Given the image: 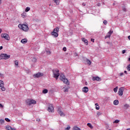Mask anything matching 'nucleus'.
Segmentation results:
<instances>
[{
	"label": "nucleus",
	"mask_w": 130,
	"mask_h": 130,
	"mask_svg": "<svg viewBox=\"0 0 130 130\" xmlns=\"http://www.w3.org/2000/svg\"><path fill=\"white\" fill-rule=\"evenodd\" d=\"M52 73L54 78H55L56 80H57L59 77V70H58V69H54L52 70Z\"/></svg>",
	"instance_id": "nucleus-1"
},
{
	"label": "nucleus",
	"mask_w": 130,
	"mask_h": 130,
	"mask_svg": "<svg viewBox=\"0 0 130 130\" xmlns=\"http://www.w3.org/2000/svg\"><path fill=\"white\" fill-rule=\"evenodd\" d=\"M18 27L20 28V29H22L23 31H24L25 32H27L29 30V27H28V25L27 24H19Z\"/></svg>",
	"instance_id": "nucleus-2"
},
{
	"label": "nucleus",
	"mask_w": 130,
	"mask_h": 130,
	"mask_svg": "<svg viewBox=\"0 0 130 130\" xmlns=\"http://www.w3.org/2000/svg\"><path fill=\"white\" fill-rule=\"evenodd\" d=\"M60 80H61V81H62V82H63L64 84L69 85V80H68V79L66 78V77L64 76V75H63V74L60 75Z\"/></svg>",
	"instance_id": "nucleus-3"
},
{
	"label": "nucleus",
	"mask_w": 130,
	"mask_h": 130,
	"mask_svg": "<svg viewBox=\"0 0 130 130\" xmlns=\"http://www.w3.org/2000/svg\"><path fill=\"white\" fill-rule=\"evenodd\" d=\"M11 57V55L7 54H1L0 55V59H9Z\"/></svg>",
	"instance_id": "nucleus-4"
},
{
	"label": "nucleus",
	"mask_w": 130,
	"mask_h": 130,
	"mask_svg": "<svg viewBox=\"0 0 130 130\" xmlns=\"http://www.w3.org/2000/svg\"><path fill=\"white\" fill-rule=\"evenodd\" d=\"M26 102L27 105H32V104H36V101L34 100H27Z\"/></svg>",
	"instance_id": "nucleus-5"
},
{
	"label": "nucleus",
	"mask_w": 130,
	"mask_h": 130,
	"mask_svg": "<svg viewBox=\"0 0 130 130\" xmlns=\"http://www.w3.org/2000/svg\"><path fill=\"white\" fill-rule=\"evenodd\" d=\"M4 86H5L4 81L0 80V89H1L2 91H6V88Z\"/></svg>",
	"instance_id": "nucleus-6"
},
{
	"label": "nucleus",
	"mask_w": 130,
	"mask_h": 130,
	"mask_svg": "<svg viewBox=\"0 0 130 130\" xmlns=\"http://www.w3.org/2000/svg\"><path fill=\"white\" fill-rule=\"evenodd\" d=\"M1 37L2 38H4L6 40H10V36L7 34H2Z\"/></svg>",
	"instance_id": "nucleus-7"
},
{
	"label": "nucleus",
	"mask_w": 130,
	"mask_h": 130,
	"mask_svg": "<svg viewBox=\"0 0 130 130\" xmlns=\"http://www.w3.org/2000/svg\"><path fill=\"white\" fill-rule=\"evenodd\" d=\"M47 110L49 112H53V111L54 110V108H53V106H52V104L48 105Z\"/></svg>",
	"instance_id": "nucleus-8"
},
{
	"label": "nucleus",
	"mask_w": 130,
	"mask_h": 130,
	"mask_svg": "<svg viewBox=\"0 0 130 130\" xmlns=\"http://www.w3.org/2000/svg\"><path fill=\"white\" fill-rule=\"evenodd\" d=\"M57 112L60 114V116H66L64 113L61 111V108L60 107H58Z\"/></svg>",
	"instance_id": "nucleus-9"
},
{
	"label": "nucleus",
	"mask_w": 130,
	"mask_h": 130,
	"mask_svg": "<svg viewBox=\"0 0 130 130\" xmlns=\"http://www.w3.org/2000/svg\"><path fill=\"white\" fill-rule=\"evenodd\" d=\"M123 91H124V88L123 87H120L119 89L118 94L119 96H122V95H123Z\"/></svg>",
	"instance_id": "nucleus-10"
},
{
	"label": "nucleus",
	"mask_w": 130,
	"mask_h": 130,
	"mask_svg": "<svg viewBox=\"0 0 130 130\" xmlns=\"http://www.w3.org/2000/svg\"><path fill=\"white\" fill-rule=\"evenodd\" d=\"M43 76V73L39 72V73L34 75V78H40V77H42Z\"/></svg>",
	"instance_id": "nucleus-11"
},
{
	"label": "nucleus",
	"mask_w": 130,
	"mask_h": 130,
	"mask_svg": "<svg viewBox=\"0 0 130 130\" xmlns=\"http://www.w3.org/2000/svg\"><path fill=\"white\" fill-rule=\"evenodd\" d=\"M112 33H113V31L110 30L106 36L105 39H106V38H110V37L111 36V34H112Z\"/></svg>",
	"instance_id": "nucleus-12"
},
{
	"label": "nucleus",
	"mask_w": 130,
	"mask_h": 130,
	"mask_svg": "<svg viewBox=\"0 0 130 130\" xmlns=\"http://www.w3.org/2000/svg\"><path fill=\"white\" fill-rule=\"evenodd\" d=\"M92 81H98V82H100V81H101V79L98 76L92 77Z\"/></svg>",
	"instance_id": "nucleus-13"
},
{
	"label": "nucleus",
	"mask_w": 130,
	"mask_h": 130,
	"mask_svg": "<svg viewBox=\"0 0 130 130\" xmlns=\"http://www.w3.org/2000/svg\"><path fill=\"white\" fill-rule=\"evenodd\" d=\"M6 129H7V130H17V129H16V128H12V126H11L10 125L6 126Z\"/></svg>",
	"instance_id": "nucleus-14"
},
{
	"label": "nucleus",
	"mask_w": 130,
	"mask_h": 130,
	"mask_svg": "<svg viewBox=\"0 0 130 130\" xmlns=\"http://www.w3.org/2000/svg\"><path fill=\"white\" fill-rule=\"evenodd\" d=\"M88 91L89 88L87 87H84L82 88V92H84V93H87Z\"/></svg>",
	"instance_id": "nucleus-15"
},
{
	"label": "nucleus",
	"mask_w": 130,
	"mask_h": 130,
	"mask_svg": "<svg viewBox=\"0 0 130 130\" xmlns=\"http://www.w3.org/2000/svg\"><path fill=\"white\" fill-rule=\"evenodd\" d=\"M51 34L52 36H54V37H58V34L55 31H52L51 32Z\"/></svg>",
	"instance_id": "nucleus-16"
},
{
	"label": "nucleus",
	"mask_w": 130,
	"mask_h": 130,
	"mask_svg": "<svg viewBox=\"0 0 130 130\" xmlns=\"http://www.w3.org/2000/svg\"><path fill=\"white\" fill-rule=\"evenodd\" d=\"M82 40L83 42H84L85 45H88V40L85 38H82Z\"/></svg>",
	"instance_id": "nucleus-17"
},
{
	"label": "nucleus",
	"mask_w": 130,
	"mask_h": 130,
	"mask_svg": "<svg viewBox=\"0 0 130 130\" xmlns=\"http://www.w3.org/2000/svg\"><path fill=\"white\" fill-rule=\"evenodd\" d=\"M119 103V102H118V100H116L114 101V102H113L114 105H118Z\"/></svg>",
	"instance_id": "nucleus-18"
},
{
	"label": "nucleus",
	"mask_w": 130,
	"mask_h": 130,
	"mask_svg": "<svg viewBox=\"0 0 130 130\" xmlns=\"http://www.w3.org/2000/svg\"><path fill=\"white\" fill-rule=\"evenodd\" d=\"M86 62L88 66H91V64L92 63V62L88 59H86Z\"/></svg>",
	"instance_id": "nucleus-19"
},
{
	"label": "nucleus",
	"mask_w": 130,
	"mask_h": 130,
	"mask_svg": "<svg viewBox=\"0 0 130 130\" xmlns=\"http://www.w3.org/2000/svg\"><path fill=\"white\" fill-rule=\"evenodd\" d=\"M58 31H59V27H57L53 30L54 32H56L57 33L58 32Z\"/></svg>",
	"instance_id": "nucleus-20"
},
{
	"label": "nucleus",
	"mask_w": 130,
	"mask_h": 130,
	"mask_svg": "<svg viewBox=\"0 0 130 130\" xmlns=\"http://www.w3.org/2000/svg\"><path fill=\"white\" fill-rule=\"evenodd\" d=\"M21 43H27V39H22L21 41Z\"/></svg>",
	"instance_id": "nucleus-21"
},
{
	"label": "nucleus",
	"mask_w": 130,
	"mask_h": 130,
	"mask_svg": "<svg viewBox=\"0 0 130 130\" xmlns=\"http://www.w3.org/2000/svg\"><path fill=\"white\" fill-rule=\"evenodd\" d=\"M3 123H5V120L4 119H1L0 124H3Z\"/></svg>",
	"instance_id": "nucleus-22"
},
{
	"label": "nucleus",
	"mask_w": 130,
	"mask_h": 130,
	"mask_svg": "<svg viewBox=\"0 0 130 130\" xmlns=\"http://www.w3.org/2000/svg\"><path fill=\"white\" fill-rule=\"evenodd\" d=\"M48 90L47 89H44L43 90V94H46L47 93H48Z\"/></svg>",
	"instance_id": "nucleus-23"
},
{
	"label": "nucleus",
	"mask_w": 130,
	"mask_h": 130,
	"mask_svg": "<svg viewBox=\"0 0 130 130\" xmlns=\"http://www.w3.org/2000/svg\"><path fill=\"white\" fill-rule=\"evenodd\" d=\"M30 7H27L25 8V12H29V11H30Z\"/></svg>",
	"instance_id": "nucleus-24"
},
{
	"label": "nucleus",
	"mask_w": 130,
	"mask_h": 130,
	"mask_svg": "<svg viewBox=\"0 0 130 130\" xmlns=\"http://www.w3.org/2000/svg\"><path fill=\"white\" fill-rule=\"evenodd\" d=\"M32 61L34 62H36L37 61V58H36L35 57H34L32 58Z\"/></svg>",
	"instance_id": "nucleus-25"
},
{
	"label": "nucleus",
	"mask_w": 130,
	"mask_h": 130,
	"mask_svg": "<svg viewBox=\"0 0 130 130\" xmlns=\"http://www.w3.org/2000/svg\"><path fill=\"white\" fill-rule=\"evenodd\" d=\"M117 90H118V86L114 88V91L115 93H116L117 92Z\"/></svg>",
	"instance_id": "nucleus-26"
},
{
	"label": "nucleus",
	"mask_w": 130,
	"mask_h": 130,
	"mask_svg": "<svg viewBox=\"0 0 130 130\" xmlns=\"http://www.w3.org/2000/svg\"><path fill=\"white\" fill-rule=\"evenodd\" d=\"M87 126L90 127V128H93V126H92V124L90 123H87Z\"/></svg>",
	"instance_id": "nucleus-27"
},
{
	"label": "nucleus",
	"mask_w": 130,
	"mask_h": 130,
	"mask_svg": "<svg viewBox=\"0 0 130 130\" xmlns=\"http://www.w3.org/2000/svg\"><path fill=\"white\" fill-rule=\"evenodd\" d=\"M21 17H22L23 18H26V13H23L21 14Z\"/></svg>",
	"instance_id": "nucleus-28"
},
{
	"label": "nucleus",
	"mask_w": 130,
	"mask_h": 130,
	"mask_svg": "<svg viewBox=\"0 0 130 130\" xmlns=\"http://www.w3.org/2000/svg\"><path fill=\"white\" fill-rule=\"evenodd\" d=\"M64 92H69V88H63Z\"/></svg>",
	"instance_id": "nucleus-29"
},
{
	"label": "nucleus",
	"mask_w": 130,
	"mask_h": 130,
	"mask_svg": "<svg viewBox=\"0 0 130 130\" xmlns=\"http://www.w3.org/2000/svg\"><path fill=\"white\" fill-rule=\"evenodd\" d=\"M129 107V105H128V104H125V105H124L125 109H127Z\"/></svg>",
	"instance_id": "nucleus-30"
},
{
	"label": "nucleus",
	"mask_w": 130,
	"mask_h": 130,
	"mask_svg": "<svg viewBox=\"0 0 130 130\" xmlns=\"http://www.w3.org/2000/svg\"><path fill=\"white\" fill-rule=\"evenodd\" d=\"M71 129V126L68 125L67 127L65 128V130H70Z\"/></svg>",
	"instance_id": "nucleus-31"
},
{
	"label": "nucleus",
	"mask_w": 130,
	"mask_h": 130,
	"mask_svg": "<svg viewBox=\"0 0 130 130\" xmlns=\"http://www.w3.org/2000/svg\"><path fill=\"white\" fill-rule=\"evenodd\" d=\"M15 66H18L19 65V61L18 60L15 61Z\"/></svg>",
	"instance_id": "nucleus-32"
},
{
	"label": "nucleus",
	"mask_w": 130,
	"mask_h": 130,
	"mask_svg": "<svg viewBox=\"0 0 130 130\" xmlns=\"http://www.w3.org/2000/svg\"><path fill=\"white\" fill-rule=\"evenodd\" d=\"M5 120L6 121H7V122H10V121H11V120H10V119L8 118H6Z\"/></svg>",
	"instance_id": "nucleus-33"
},
{
	"label": "nucleus",
	"mask_w": 130,
	"mask_h": 130,
	"mask_svg": "<svg viewBox=\"0 0 130 130\" xmlns=\"http://www.w3.org/2000/svg\"><path fill=\"white\" fill-rule=\"evenodd\" d=\"M118 122H119V120H115L113 123H118Z\"/></svg>",
	"instance_id": "nucleus-34"
},
{
	"label": "nucleus",
	"mask_w": 130,
	"mask_h": 130,
	"mask_svg": "<svg viewBox=\"0 0 130 130\" xmlns=\"http://www.w3.org/2000/svg\"><path fill=\"white\" fill-rule=\"evenodd\" d=\"M127 71H130V64H128L127 67Z\"/></svg>",
	"instance_id": "nucleus-35"
},
{
	"label": "nucleus",
	"mask_w": 130,
	"mask_h": 130,
	"mask_svg": "<svg viewBox=\"0 0 130 130\" xmlns=\"http://www.w3.org/2000/svg\"><path fill=\"white\" fill-rule=\"evenodd\" d=\"M95 108L96 110H99V109H100V107H99V106H96Z\"/></svg>",
	"instance_id": "nucleus-36"
},
{
	"label": "nucleus",
	"mask_w": 130,
	"mask_h": 130,
	"mask_svg": "<svg viewBox=\"0 0 130 130\" xmlns=\"http://www.w3.org/2000/svg\"><path fill=\"white\" fill-rule=\"evenodd\" d=\"M103 23H104V24L105 25H107V21L104 20V21H103Z\"/></svg>",
	"instance_id": "nucleus-37"
},
{
	"label": "nucleus",
	"mask_w": 130,
	"mask_h": 130,
	"mask_svg": "<svg viewBox=\"0 0 130 130\" xmlns=\"http://www.w3.org/2000/svg\"><path fill=\"white\" fill-rule=\"evenodd\" d=\"M63 51H67V48L66 47H63Z\"/></svg>",
	"instance_id": "nucleus-38"
},
{
	"label": "nucleus",
	"mask_w": 130,
	"mask_h": 130,
	"mask_svg": "<svg viewBox=\"0 0 130 130\" xmlns=\"http://www.w3.org/2000/svg\"><path fill=\"white\" fill-rule=\"evenodd\" d=\"M2 77H4V74H2L1 73H0V78H2Z\"/></svg>",
	"instance_id": "nucleus-39"
},
{
	"label": "nucleus",
	"mask_w": 130,
	"mask_h": 130,
	"mask_svg": "<svg viewBox=\"0 0 130 130\" xmlns=\"http://www.w3.org/2000/svg\"><path fill=\"white\" fill-rule=\"evenodd\" d=\"M0 107H1V108H4V106H3V105H2V104H0Z\"/></svg>",
	"instance_id": "nucleus-40"
},
{
	"label": "nucleus",
	"mask_w": 130,
	"mask_h": 130,
	"mask_svg": "<svg viewBox=\"0 0 130 130\" xmlns=\"http://www.w3.org/2000/svg\"><path fill=\"white\" fill-rule=\"evenodd\" d=\"M124 74H126V75H127V72L126 71H124Z\"/></svg>",
	"instance_id": "nucleus-41"
},
{
	"label": "nucleus",
	"mask_w": 130,
	"mask_h": 130,
	"mask_svg": "<svg viewBox=\"0 0 130 130\" xmlns=\"http://www.w3.org/2000/svg\"><path fill=\"white\" fill-rule=\"evenodd\" d=\"M122 52L123 54H124V53L125 52V50H123Z\"/></svg>",
	"instance_id": "nucleus-42"
},
{
	"label": "nucleus",
	"mask_w": 130,
	"mask_h": 130,
	"mask_svg": "<svg viewBox=\"0 0 130 130\" xmlns=\"http://www.w3.org/2000/svg\"><path fill=\"white\" fill-rule=\"evenodd\" d=\"M91 42H94V39H91Z\"/></svg>",
	"instance_id": "nucleus-43"
},
{
	"label": "nucleus",
	"mask_w": 130,
	"mask_h": 130,
	"mask_svg": "<svg viewBox=\"0 0 130 130\" xmlns=\"http://www.w3.org/2000/svg\"><path fill=\"white\" fill-rule=\"evenodd\" d=\"M82 5H83V6H86V3H83L82 4Z\"/></svg>",
	"instance_id": "nucleus-44"
},
{
	"label": "nucleus",
	"mask_w": 130,
	"mask_h": 130,
	"mask_svg": "<svg viewBox=\"0 0 130 130\" xmlns=\"http://www.w3.org/2000/svg\"><path fill=\"white\" fill-rule=\"evenodd\" d=\"M2 31H3V30L2 29V28H0V34H1V33H2Z\"/></svg>",
	"instance_id": "nucleus-45"
},
{
	"label": "nucleus",
	"mask_w": 130,
	"mask_h": 130,
	"mask_svg": "<svg viewBox=\"0 0 130 130\" xmlns=\"http://www.w3.org/2000/svg\"><path fill=\"white\" fill-rule=\"evenodd\" d=\"M3 49V46H0V50H2Z\"/></svg>",
	"instance_id": "nucleus-46"
},
{
	"label": "nucleus",
	"mask_w": 130,
	"mask_h": 130,
	"mask_svg": "<svg viewBox=\"0 0 130 130\" xmlns=\"http://www.w3.org/2000/svg\"><path fill=\"white\" fill-rule=\"evenodd\" d=\"M123 11H124V12H125V11H126L125 8L123 9Z\"/></svg>",
	"instance_id": "nucleus-47"
},
{
	"label": "nucleus",
	"mask_w": 130,
	"mask_h": 130,
	"mask_svg": "<svg viewBox=\"0 0 130 130\" xmlns=\"http://www.w3.org/2000/svg\"><path fill=\"white\" fill-rule=\"evenodd\" d=\"M95 105L96 106H99V105H98V103L95 104Z\"/></svg>",
	"instance_id": "nucleus-48"
},
{
	"label": "nucleus",
	"mask_w": 130,
	"mask_h": 130,
	"mask_svg": "<svg viewBox=\"0 0 130 130\" xmlns=\"http://www.w3.org/2000/svg\"><path fill=\"white\" fill-rule=\"evenodd\" d=\"M101 5V4H98V7H100V5Z\"/></svg>",
	"instance_id": "nucleus-49"
},
{
	"label": "nucleus",
	"mask_w": 130,
	"mask_h": 130,
	"mask_svg": "<svg viewBox=\"0 0 130 130\" xmlns=\"http://www.w3.org/2000/svg\"><path fill=\"white\" fill-rule=\"evenodd\" d=\"M128 39H129V40H130V36H128Z\"/></svg>",
	"instance_id": "nucleus-50"
},
{
	"label": "nucleus",
	"mask_w": 130,
	"mask_h": 130,
	"mask_svg": "<svg viewBox=\"0 0 130 130\" xmlns=\"http://www.w3.org/2000/svg\"><path fill=\"white\" fill-rule=\"evenodd\" d=\"M40 120V119H37V121H39Z\"/></svg>",
	"instance_id": "nucleus-51"
},
{
	"label": "nucleus",
	"mask_w": 130,
	"mask_h": 130,
	"mask_svg": "<svg viewBox=\"0 0 130 130\" xmlns=\"http://www.w3.org/2000/svg\"><path fill=\"white\" fill-rule=\"evenodd\" d=\"M123 75V73H120V76H122Z\"/></svg>",
	"instance_id": "nucleus-52"
},
{
	"label": "nucleus",
	"mask_w": 130,
	"mask_h": 130,
	"mask_svg": "<svg viewBox=\"0 0 130 130\" xmlns=\"http://www.w3.org/2000/svg\"><path fill=\"white\" fill-rule=\"evenodd\" d=\"M2 4V0H0V5Z\"/></svg>",
	"instance_id": "nucleus-53"
},
{
	"label": "nucleus",
	"mask_w": 130,
	"mask_h": 130,
	"mask_svg": "<svg viewBox=\"0 0 130 130\" xmlns=\"http://www.w3.org/2000/svg\"><path fill=\"white\" fill-rule=\"evenodd\" d=\"M126 130H130V128H127Z\"/></svg>",
	"instance_id": "nucleus-54"
},
{
	"label": "nucleus",
	"mask_w": 130,
	"mask_h": 130,
	"mask_svg": "<svg viewBox=\"0 0 130 130\" xmlns=\"http://www.w3.org/2000/svg\"><path fill=\"white\" fill-rule=\"evenodd\" d=\"M49 53H50V52H49Z\"/></svg>",
	"instance_id": "nucleus-55"
},
{
	"label": "nucleus",
	"mask_w": 130,
	"mask_h": 130,
	"mask_svg": "<svg viewBox=\"0 0 130 130\" xmlns=\"http://www.w3.org/2000/svg\"><path fill=\"white\" fill-rule=\"evenodd\" d=\"M109 130H111V129H109Z\"/></svg>",
	"instance_id": "nucleus-56"
}]
</instances>
